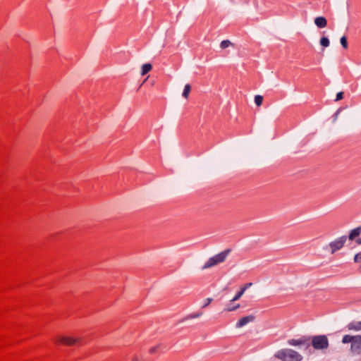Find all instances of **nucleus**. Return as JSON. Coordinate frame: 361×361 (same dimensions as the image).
<instances>
[{"instance_id":"nucleus-7","label":"nucleus","mask_w":361,"mask_h":361,"mask_svg":"<svg viewBox=\"0 0 361 361\" xmlns=\"http://www.w3.org/2000/svg\"><path fill=\"white\" fill-rule=\"evenodd\" d=\"M255 316L253 315H248L246 317H243L241 319L238 320V322L236 324L237 328L243 327V326L246 325L249 322H253L255 320Z\"/></svg>"},{"instance_id":"nucleus-17","label":"nucleus","mask_w":361,"mask_h":361,"mask_svg":"<svg viewBox=\"0 0 361 361\" xmlns=\"http://www.w3.org/2000/svg\"><path fill=\"white\" fill-rule=\"evenodd\" d=\"M263 102V97L260 95H257L255 97V102L257 106H260L262 104Z\"/></svg>"},{"instance_id":"nucleus-4","label":"nucleus","mask_w":361,"mask_h":361,"mask_svg":"<svg viewBox=\"0 0 361 361\" xmlns=\"http://www.w3.org/2000/svg\"><path fill=\"white\" fill-rule=\"evenodd\" d=\"M312 345L314 349L322 350L329 347V341L325 335L314 336L312 338Z\"/></svg>"},{"instance_id":"nucleus-6","label":"nucleus","mask_w":361,"mask_h":361,"mask_svg":"<svg viewBox=\"0 0 361 361\" xmlns=\"http://www.w3.org/2000/svg\"><path fill=\"white\" fill-rule=\"evenodd\" d=\"M346 241V237L342 236L338 239L330 243V247L331 249V253H334L336 251L340 250L345 244Z\"/></svg>"},{"instance_id":"nucleus-23","label":"nucleus","mask_w":361,"mask_h":361,"mask_svg":"<svg viewBox=\"0 0 361 361\" xmlns=\"http://www.w3.org/2000/svg\"><path fill=\"white\" fill-rule=\"evenodd\" d=\"M343 98V92H340L338 93H337L336 94V100L338 101V100H341Z\"/></svg>"},{"instance_id":"nucleus-1","label":"nucleus","mask_w":361,"mask_h":361,"mask_svg":"<svg viewBox=\"0 0 361 361\" xmlns=\"http://www.w3.org/2000/svg\"><path fill=\"white\" fill-rule=\"evenodd\" d=\"M274 357L281 361H301L302 356L297 351L286 348L278 350Z\"/></svg>"},{"instance_id":"nucleus-24","label":"nucleus","mask_w":361,"mask_h":361,"mask_svg":"<svg viewBox=\"0 0 361 361\" xmlns=\"http://www.w3.org/2000/svg\"><path fill=\"white\" fill-rule=\"evenodd\" d=\"M212 301V298H207L206 300V302L204 303V305L202 306V307H206L207 306H208L211 302Z\"/></svg>"},{"instance_id":"nucleus-2","label":"nucleus","mask_w":361,"mask_h":361,"mask_svg":"<svg viewBox=\"0 0 361 361\" xmlns=\"http://www.w3.org/2000/svg\"><path fill=\"white\" fill-rule=\"evenodd\" d=\"M342 343H350V352L353 354H361V335H345L342 338Z\"/></svg>"},{"instance_id":"nucleus-11","label":"nucleus","mask_w":361,"mask_h":361,"mask_svg":"<svg viewBox=\"0 0 361 361\" xmlns=\"http://www.w3.org/2000/svg\"><path fill=\"white\" fill-rule=\"evenodd\" d=\"M360 233H361V226L352 230L349 235V239L351 240H354L357 236H358L360 234Z\"/></svg>"},{"instance_id":"nucleus-5","label":"nucleus","mask_w":361,"mask_h":361,"mask_svg":"<svg viewBox=\"0 0 361 361\" xmlns=\"http://www.w3.org/2000/svg\"><path fill=\"white\" fill-rule=\"evenodd\" d=\"M310 338L307 336H301L299 338H293L288 341V343L293 346L305 345L306 349L310 347Z\"/></svg>"},{"instance_id":"nucleus-25","label":"nucleus","mask_w":361,"mask_h":361,"mask_svg":"<svg viewBox=\"0 0 361 361\" xmlns=\"http://www.w3.org/2000/svg\"><path fill=\"white\" fill-rule=\"evenodd\" d=\"M356 243H357V244L360 245V244H361V238H358V239H357V240H356Z\"/></svg>"},{"instance_id":"nucleus-22","label":"nucleus","mask_w":361,"mask_h":361,"mask_svg":"<svg viewBox=\"0 0 361 361\" xmlns=\"http://www.w3.org/2000/svg\"><path fill=\"white\" fill-rule=\"evenodd\" d=\"M354 260L355 262H361V252H359L355 255Z\"/></svg>"},{"instance_id":"nucleus-19","label":"nucleus","mask_w":361,"mask_h":361,"mask_svg":"<svg viewBox=\"0 0 361 361\" xmlns=\"http://www.w3.org/2000/svg\"><path fill=\"white\" fill-rule=\"evenodd\" d=\"M341 44L344 49L348 48V42L346 37L343 36L341 38Z\"/></svg>"},{"instance_id":"nucleus-18","label":"nucleus","mask_w":361,"mask_h":361,"mask_svg":"<svg viewBox=\"0 0 361 361\" xmlns=\"http://www.w3.org/2000/svg\"><path fill=\"white\" fill-rule=\"evenodd\" d=\"M231 44V42L228 40H224L221 42L220 47L221 49H226Z\"/></svg>"},{"instance_id":"nucleus-9","label":"nucleus","mask_w":361,"mask_h":361,"mask_svg":"<svg viewBox=\"0 0 361 361\" xmlns=\"http://www.w3.org/2000/svg\"><path fill=\"white\" fill-rule=\"evenodd\" d=\"M316 25L319 28L325 27L327 25V20L324 17H317L314 20Z\"/></svg>"},{"instance_id":"nucleus-20","label":"nucleus","mask_w":361,"mask_h":361,"mask_svg":"<svg viewBox=\"0 0 361 361\" xmlns=\"http://www.w3.org/2000/svg\"><path fill=\"white\" fill-rule=\"evenodd\" d=\"M239 307H240L239 304H238V305H236L235 306H233L231 305H228L227 306V307L226 308V311H227V312L233 311V310H236L237 308H238Z\"/></svg>"},{"instance_id":"nucleus-3","label":"nucleus","mask_w":361,"mask_h":361,"mask_svg":"<svg viewBox=\"0 0 361 361\" xmlns=\"http://www.w3.org/2000/svg\"><path fill=\"white\" fill-rule=\"evenodd\" d=\"M82 340L80 337L59 335L55 338V343L57 345L64 346H76L82 344Z\"/></svg>"},{"instance_id":"nucleus-27","label":"nucleus","mask_w":361,"mask_h":361,"mask_svg":"<svg viewBox=\"0 0 361 361\" xmlns=\"http://www.w3.org/2000/svg\"><path fill=\"white\" fill-rule=\"evenodd\" d=\"M360 271H361V266L360 267Z\"/></svg>"},{"instance_id":"nucleus-16","label":"nucleus","mask_w":361,"mask_h":361,"mask_svg":"<svg viewBox=\"0 0 361 361\" xmlns=\"http://www.w3.org/2000/svg\"><path fill=\"white\" fill-rule=\"evenodd\" d=\"M320 44L322 46L326 47L329 45V40L327 37H323L320 39Z\"/></svg>"},{"instance_id":"nucleus-8","label":"nucleus","mask_w":361,"mask_h":361,"mask_svg":"<svg viewBox=\"0 0 361 361\" xmlns=\"http://www.w3.org/2000/svg\"><path fill=\"white\" fill-rule=\"evenodd\" d=\"M229 252H230V250H226L224 252H221L214 255L213 257H214V259H215L216 262H217L218 264L221 263L225 260V259L227 257Z\"/></svg>"},{"instance_id":"nucleus-14","label":"nucleus","mask_w":361,"mask_h":361,"mask_svg":"<svg viewBox=\"0 0 361 361\" xmlns=\"http://www.w3.org/2000/svg\"><path fill=\"white\" fill-rule=\"evenodd\" d=\"M246 290V287H242L240 288V290L237 293V294L235 295V297L231 300V301H235L238 300L242 295L244 293V292Z\"/></svg>"},{"instance_id":"nucleus-10","label":"nucleus","mask_w":361,"mask_h":361,"mask_svg":"<svg viewBox=\"0 0 361 361\" xmlns=\"http://www.w3.org/2000/svg\"><path fill=\"white\" fill-rule=\"evenodd\" d=\"M348 330L360 331L361 322H352L347 325Z\"/></svg>"},{"instance_id":"nucleus-12","label":"nucleus","mask_w":361,"mask_h":361,"mask_svg":"<svg viewBox=\"0 0 361 361\" xmlns=\"http://www.w3.org/2000/svg\"><path fill=\"white\" fill-rule=\"evenodd\" d=\"M217 262H216L215 259H214V257H210L207 262L204 264V265L203 266V269H207V268H209V267H212L216 264H217Z\"/></svg>"},{"instance_id":"nucleus-21","label":"nucleus","mask_w":361,"mask_h":361,"mask_svg":"<svg viewBox=\"0 0 361 361\" xmlns=\"http://www.w3.org/2000/svg\"><path fill=\"white\" fill-rule=\"evenodd\" d=\"M160 348H161V345H157L154 347H152L149 350V353L150 354H154V353H157Z\"/></svg>"},{"instance_id":"nucleus-15","label":"nucleus","mask_w":361,"mask_h":361,"mask_svg":"<svg viewBox=\"0 0 361 361\" xmlns=\"http://www.w3.org/2000/svg\"><path fill=\"white\" fill-rule=\"evenodd\" d=\"M190 90V85L189 84L185 85L183 92V97H184L185 98H188Z\"/></svg>"},{"instance_id":"nucleus-26","label":"nucleus","mask_w":361,"mask_h":361,"mask_svg":"<svg viewBox=\"0 0 361 361\" xmlns=\"http://www.w3.org/2000/svg\"><path fill=\"white\" fill-rule=\"evenodd\" d=\"M250 286H251V283H246L243 287H246L247 289Z\"/></svg>"},{"instance_id":"nucleus-13","label":"nucleus","mask_w":361,"mask_h":361,"mask_svg":"<svg viewBox=\"0 0 361 361\" xmlns=\"http://www.w3.org/2000/svg\"><path fill=\"white\" fill-rule=\"evenodd\" d=\"M152 68V66L150 63H145L142 66V75H145L149 72Z\"/></svg>"}]
</instances>
